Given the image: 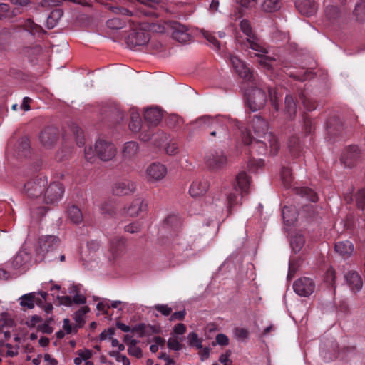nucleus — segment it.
<instances>
[{
  "instance_id": "22",
  "label": "nucleus",
  "mask_w": 365,
  "mask_h": 365,
  "mask_svg": "<svg viewBox=\"0 0 365 365\" xmlns=\"http://www.w3.org/2000/svg\"><path fill=\"white\" fill-rule=\"evenodd\" d=\"M164 227L170 232L171 237L178 235L181 227V219L178 215H168L163 222Z\"/></svg>"
},
{
  "instance_id": "2",
  "label": "nucleus",
  "mask_w": 365,
  "mask_h": 365,
  "mask_svg": "<svg viewBox=\"0 0 365 365\" xmlns=\"http://www.w3.org/2000/svg\"><path fill=\"white\" fill-rule=\"evenodd\" d=\"M250 127L253 131L254 138L267 140L270 152L273 155H276L279 150V145L277 138L271 132H268L269 125L267 121L261 116L255 115L250 121Z\"/></svg>"
},
{
  "instance_id": "27",
  "label": "nucleus",
  "mask_w": 365,
  "mask_h": 365,
  "mask_svg": "<svg viewBox=\"0 0 365 365\" xmlns=\"http://www.w3.org/2000/svg\"><path fill=\"white\" fill-rule=\"evenodd\" d=\"M345 279L352 292H357L361 289L363 281L358 272L349 271L345 275Z\"/></svg>"
},
{
  "instance_id": "45",
  "label": "nucleus",
  "mask_w": 365,
  "mask_h": 365,
  "mask_svg": "<svg viewBox=\"0 0 365 365\" xmlns=\"http://www.w3.org/2000/svg\"><path fill=\"white\" fill-rule=\"evenodd\" d=\"M282 180L285 186H289L293 179L292 173L289 168L284 167L281 172Z\"/></svg>"
},
{
  "instance_id": "6",
  "label": "nucleus",
  "mask_w": 365,
  "mask_h": 365,
  "mask_svg": "<svg viewBox=\"0 0 365 365\" xmlns=\"http://www.w3.org/2000/svg\"><path fill=\"white\" fill-rule=\"evenodd\" d=\"M60 240L55 235H43L38 238L36 253L44 257L58 247Z\"/></svg>"
},
{
  "instance_id": "49",
  "label": "nucleus",
  "mask_w": 365,
  "mask_h": 365,
  "mask_svg": "<svg viewBox=\"0 0 365 365\" xmlns=\"http://www.w3.org/2000/svg\"><path fill=\"white\" fill-rule=\"evenodd\" d=\"M159 331L160 330L157 327L143 323V332L141 334L143 337L150 336L153 334L158 333Z\"/></svg>"
},
{
  "instance_id": "34",
  "label": "nucleus",
  "mask_w": 365,
  "mask_h": 365,
  "mask_svg": "<svg viewBox=\"0 0 365 365\" xmlns=\"http://www.w3.org/2000/svg\"><path fill=\"white\" fill-rule=\"evenodd\" d=\"M285 113L289 120H292L297 113V105L292 96L285 97Z\"/></svg>"
},
{
  "instance_id": "41",
  "label": "nucleus",
  "mask_w": 365,
  "mask_h": 365,
  "mask_svg": "<svg viewBox=\"0 0 365 365\" xmlns=\"http://www.w3.org/2000/svg\"><path fill=\"white\" fill-rule=\"evenodd\" d=\"M297 193L311 202H315L318 200V196L315 192L308 187H301L298 189Z\"/></svg>"
},
{
  "instance_id": "3",
  "label": "nucleus",
  "mask_w": 365,
  "mask_h": 365,
  "mask_svg": "<svg viewBox=\"0 0 365 365\" xmlns=\"http://www.w3.org/2000/svg\"><path fill=\"white\" fill-rule=\"evenodd\" d=\"M236 181L237 185L225 193L229 213H231L232 207L240 202V195L242 197L243 194L248 192L250 185V179L245 172L240 173L236 177Z\"/></svg>"
},
{
  "instance_id": "4",
  "label": "nucleus",
  "mask_w": 365,
  "mask_h": 365,
  "mask_svg": "<svg viewBox=\"0 0 365 365\" xmlns=\"http://www.w3.org/2000/svg\"><path fill=\"white\" fill-rule=\"evenodd\" d=\"M240 29L246 36L245 40H240L237 38L239 43L242 44L259 53H267L266 49L259 44V38L253 31L250 22L247 19H243L240 23Z\"/></svg>"
},
{
  "instance_id": "55",
  "label": "nucleus",
  "mask_w": 365,
  "mask_h": 365,
  "mask_svg": "<svg viewBox=\"0 0 365 365\" xmlns=\"http://www.w3.org/2000/svg\"><path fill=\"white\" fill-rule=\"evenodd\" d=\"M257 0H237V3L239 4L242 9H249L255 6Z\"/></svg>"
},
{
  "instance_id": "38",
  "label": "nucleus",
  "mask_w": 365,
  "mask_h": 365,
  "mask_svg": "<svg viewBox=\"0 0 365 365\" xmlns=\"http://www.w3.org/2000/svg\"><path fill=\"white\" fill-rule=\"evenodd\" d=\"M305 240L304 236L298 233L293 235L290 240L291 247L295 253L299 252L302 249Z\"/></svg>"
},
{
  "instance_id": "29",
  "label": "nucleus",
  "mask_w": 365,
  "mask_h": 365,
  "mask_svg": "<svg viewBox=\"0 0 365 365\" xmlns=\"http://www.w3.org/2000/svg\"><path fill=\"white\" fill-rule=\"evenodd\" d=\"M218 119L212 118L208 115H205L197 118L195 121L192 122V125L196 128H200L208 130L211 127L215 125Z\"/></svg>"
},
{
  "instance_id": "58",
  "label": "nucleus",
  "mask_w": 365,
  "mask_h": 365,
  "mask_svg": "<svg viewBox=\"0 0 365 365\" xmlns=\"http://www.w3.org/2000/svg\"><path fill=\"white\" fill-rule=\"evenodd\" d=\"M128 353L129 355L135 356L138 359H140L143 356V352L140 348L138 347L136 345L133 346H130L128 348Z\"/></svg>"
},
{
  "instance_id": "62",
  "label": "nucleus",
  "mask_w": 365,
  "mask_h": 365,
  "mask_svg": "<svg viewBox=\"0 0 365 365\" xmlns=\"http://www.w3.org/2000/svg\"><path fill=\"white\" fill-rule=\"evenodd\" d=\"M129 127L133 132L135 133L143 130L144 128V126L141 124V120L138 121H130Z\"/></svg>"
},
{
  "instance_id": "51",
  "label": "nucleus",
  "mask_w": 365,
  "mask_h": 365,
  "mask_svg": "<svg viewBox=\"0 0 365 365\" xmlns=\"http://www.w3.org/2000/svg\"><path fill=\"white\" fill-rule=\"evenodd\" d=\"M288 147L290 150V152L293 155H295L300 149V143L299 138L295 136L289 138L288 142Z\"/></svg>"
},
{
  "instance_id": "23",
  "label": "nucleus",
  "mask_w": 365,
  "mask_h": 365,
  "mask_svg": "<svg viewBox=\"0 0 365 365\" xmlns=\"http://www.w3.org/2000/svg\"><path fill=\"white\" fill-rule=\"evenodd\" d=\"M295 4L297 10L302 15L307 16L315 14L318 9L314 0H298Z\"/></svg>"
},
{
  "instance_id": "19",
  "label": "nucleus",
  "mask_w": 365,
  "mask_h": 365,
  "mask_svg": "<svg viewBox=\"0 0 365 365\" xmlns=\"http://www.w3.org/2000/svg\"><path fill=\"white\" fill-rule=\"evenodd\" d=\"M146 173L149 181H158L166 175L167 168L161 163H153L148 167Z\"/></svg>"
},
{
  "instance_id": "40",
  "label": "nucleus",
  "mask_w": 365,
  "mask_h": 365,
  "mask_svg": "<svg viewBox=\"0 0 365 365\" xmlns=\"http://www.w3.org/2000/svg\"><path fill=\"white\" fill-rule=\"evenodd\" d=\"M89 307L87 306H84L80 308L74 314V319L76 322L78 324V326L75 327L74 331L77 332V327H81L83 323L84 315L89 312Z\"/></svg>"
},
{
  "instance_id": "54",
  "label": "nucleus",
  "mask_w": 365,
  "mask_h": 365,
  "mask_svg": "<svg viewBox=\"0 0 365 365\" xmlns=\"http://www.w3.org/2000/svg\"><path fill=\"white\" fill-rule=\"evenodd\" d=\"M124 230L129 233H137L141 230V224L138 222H135L125 226Z\"/></svg>"
},
{
  "instance_id": "57",
  "label": "nucleus",
  "mask_w": 365,
  "mask_h": 365,
  "mask_svg": "<svg viewBox=\"0 0 365 365\" xmlns=\"http://www.w3.org/2000/svg\"><path fill=\"white\" fill-rule=\"evenodd\" d=\"M155 309L164 316H168L172 313V308L169 307L167 304H156Z\"/></svg>"
},
{
  "instance_id": "7",
  "label": "nucleus",
  "mask_w": 365,
  "mask_h": 365,
  "mask_svg": "<svg viewBox=\"0 0 365 365\" xmlns=\"http://www.w3.org/2000/svg\"><path fill=\"white\" fill-rule=\"evenodd\" d=\"M242 140L244 144L250 145L253 150L257 152L259 155H264L267 151V145L269 142L264 138H254L250 130H242Z\"/></svg>"
},
{
  "instance_id": "28",
  "label": "nucleus",
  "mask_w": 365,
  "mask_h": 365,
  "mask_svg": "<svg viewBox=\"0 0 365 365\" xmlns=\"http://www.w3.org/2000/svg\"><path fill=\"white\" fill-rule=\"evenodd\" d=\"M210 130V135L212 138L218 137L220 139H225L228 136V130L219 120H217L215 125H213Z\"/></svg>"
},
{
  "instance_id": "31",
  "label": "nucleus",
  "mask_w": 365,
  "mask_h": 365,
  "mask_svg": "<svg viewBox=\"0 0 365 365\" xmlns=\"http://www.w3.org/2000/svg\"><path fill=\"white\" fill-rule=\"evenodd\" d=\"M335 250L340 255L348 257L354 250V245L349 241H339L335 244Z\"/></svg>"
},
{
  "instance_id": "63",
  "label": "nucleus",
  "mask_w": 365,
  "mask_h": 365,
  "mask_svg": "<svg viewBox=\"0 0 365 365\" xmlns=\"http://www.w3.org/2000/svg\"><path fill=\"white\" fill-rule=\"evenodd\" d=\"M185 315H186L185 309H183L182 311H179V312H175L171 314L170 320V321L183 320L185 319Z\"/></svg>"
},
{
  "instance_id": "18",
  "label": "nucleus",
  "mask_w": 365,
  "mask_h": 365,
  "mask_svg": "<svg viewBox=\"0 0 365 365\" xmlns=\"http://www.w3.org/2000/svg\"><path fill=\"white\" fill-rule=\"evenodd\" d=\"M148 203L142 198L134 199L130 205L125 208L128 215L132 217L140 216L146 212Z\"/></svg>"
},
{
  "instance_id": "48",
  "label": "nucleus",
  "mask_w": 365,
  "mask_h": 365,
  "mask_svg": "<svg viewBox=\"0 0 365 365\" xmlns=\"http://www.w3.org/2000/svg\"><path fill=\"white\" fill-rule=\"evenodd\" d=\"M187 339L189 344L191 346H195L197 349H202V340L198 337V335L195 332H191L188 334Z\"/></svg>"
},
{
  "instance_id": "39",
  "label": "nucleus",
  "mask_w": 365,
  "mask_h": 365,
  "mask_svg": "<svg viewBox=\"0 0 365 365\" xmlns=\"http://www.w3.org/2000/svg\"><path fill=\"white\" fill-rule=\"evenodd\" d=\"M23 27L24 30L29 31L32 35L39 34L44 32L41 26L35 24L31 19H26L23 24Z\"/></svg>"
},
{
  "instance_id": "30",
  "label": "nucleus",
  "mask_w": 365,
  "mask_h": 365,
  "mask_svg": "<svg viewBox=\"0 0 365 365\" xmlns=\"http://www.w3.org/2000/svg\"><path fill=\"white\" fill-rule=\"evenodd\" d=\"M138 145L136 142L129 141L124 144L123 148V158L124 160H130L136 156L138 152Z\"/></svg>"
},
{
  "instance_id": "25",
  "label": "nucleus",
  "mask_w": 365,
  "mask_h": 365,
  "mask_svg": "<svg viewBox=\"0 0 365 365\" xmlns=\"http://www.w3.org/2000/svg\"><path fill=\"white\" fill-rule=\"evenodd\" d=\"M162 118V111L157 108L147 109L144 113V118L148 127L158 125Z\"/></svg>"
},
{
  "instance_id": "8",
  "label": "nucleus",
  "mask_w": 365,
  "mask_h": 365,
  "mask_svg": "<svg viewBox=\"0 0 365 365\" xmlns=\"http://www.w3.org/2000/svg\"><path fill=\"white\" fill-rule=\"evenodd\" d=\"M230 63L235 72L244 80V83L257 84V78L250 68L237 56L230 57Z\"/></svg>"
},
{
  "instance_id": "17",
  "label": "nucleus",
  "mask_w": 365,
  "mask_h": 365,
  "mask_svg": "<svg viewBox=\"0 0 365 365\" xmlns=\"http://www.w3.org/2000/svg\"><path fill=\"white\" fill-rule=\"evenodd\" d=\"M205 162L210 168L218 169L225 165L227 157L222 150H215L206 155Z\"/></svg>"
},
{
  "instance_id": "61",
  "label": "nucleus",
  "mask_w": 365,
  "mask_h": 365,
  "mask_svg": "<svg viewBox=\"0 0 365 365\" xmlns=\"http://www.w3.org/2000/svg\"><path fill=\"white\" fill-rule=\"evenodd\" d=\"M101 209L103 214L112 215L114 212V209L112 203L108 202L102 204Z\"/></svg>"
},
{
  "instance_id": "60",
  "label": "nucleus",
  "mask_w": 365,
  "mask_h": 365,
  "mask_svg": "<svg viewBox=\"0 0 365 365\" xmlns=\"http://www.w3.org/2000/svg\"><path fill=\"white\" fill-rule=\"evenodd\" d=\"M182 122V119L177 115H171L168 120V125L172 127L179 125Z\"/></svg>"
},
{
  "instance_id": "37",
  "label": "nucleus",
  "mask_w": 365,
  "mask_h": 365,
  "mask_svg": "<svg viewBox=\"0 0 365 365\" xmlns=\"http://www.w3.org/2000/svg\"><path fill=\"white\" fill-rule=\"evenodd\" d=\"M281 6V0H263L260 5L261 9L268 13L277 11Z\"/></svg>"
},
{
  "instance_id": "16",
  "label": "nucleus",
  "mask_w": 365,
  "mask_h": 365,
  "mask_svg": "<svg viewBox=\"0 0 365 365\" xmlns=\"http://www.w3.org/2000/svg\"><path fill=\"white\" fill-rule=\"evenodd\" d=\"M360 152L356 145H351L346 148L342 153L340 161L347 168L353 166L359 158Z\"/></svg>"
},
{
  "instance_id": "10",
  "label": "nucleus",
  "mask_w": 365,
  "mask_h": 365,
  "mask_svg": "<svg viewBox=\"0 0 365 365\" xmlns=\"http://www.w3.org/2000/svg\"><path fill=\"white\" fill-rule=\"evenodd\" d=\"M43 200L47 204L58 202L64 193V187L60 182H52L43 191Z\"/></svg>"
},
{
  "instance_id": "9",
  "label": "nucleus",
  "mask_w": 365,
  "mask_h": 365,
  "mask_svg": "<svg viewBox=\"0 0 365 365\" xmlns=\"http://www.w3.org/2000/svg\"><path fill=\"white\" fill-rule=\"evenodd\" d=\"M47 178L40 177L28 181L24 185V191L29 197L41 196L46 187Z\"/></svg>"
},
{
  "instance_id": "24",
  "label": "nucleus",
  "mask_w": 365,
  "mask_h": 365,
  "mask_svg": "<svg viewBox=\"0 0 365 365\" xmlns=\"http://www.w3.org/2000/svg\"><path fill=\"white\" fill-rule=\"evenodd\" d=\"M209 187V183L205 179H197L192 182L190 187V194L192 197H197L206 193Z\"/></svg>"
},
{
  "instance_id": "36",
  "label": "nucleus",
  "mask_w": 365,
  "mask_h": 365,
  "mask_svg": "<svg viewBox=\"0 0 365 365\" xmlns=\"http://www.w3.org/2000/svg\"><path fill=\"white\" fill-rule=\"evenodd\" d=\"M63 14V11L61 9H56L53 10L48 17L47 18L46 21V26L48 29H51L54 28L57 24L58 23L59 20L62 17Z\"/></svg>"
},
{
  "instance_id": "26",
  "label": "nucleus",
  "mask_w": 365,
  "mask_h": 365,
  "mask_svg": "<svg viewBox=\"0 0 365 365\" xmlns=\"http://www.w3.org/2000/svg\"><path fill=\"white\" fill-rule=\"evenodd\" d=\"M14 155L19 158L27 157L30 153V142L27 137H21L14 148Z\"/></svg>"
},
{
  "instance_id": "46",
  "label": "nucleus",
  "mask_w": 365,
  "mask_h": 365,
  "mask_svg": "<svg viewBox=\"0 0 365 365\" xmlns=\"http://www.w3.org/2000/svg\"><path fill=\"white\" fill-rule=\"evenodd\" d=\"M235 337L240 341H245L249 337V331L247 329L236 327L233 330Z\"/></svg>"
},
{
  "instance_id": "52",
  "label": "nucleus",
  "mask_w": 365,
  "mask_h": 365,
  "mask_svg": "<svg viewBox=\"0 0 365 365\" xmlns=\"http://www.w3.org/2000/svg\"><path fill=\"white\" fill-rule=\"evenodd\" d=\"M355 198L357 207L364 210L365 208V190H359L356 194Z\"/></svg>"
},
{
  "instance_id": "59",
  "label": "nucleus",
  "mask_w": 365,
  "mask_h": 365,
  "mask_svg": "<svg viewBox=\"0 0 365 365\" xmlns=\"http://www.w3.org/2000/svg\"><path fill=\"white\" fill-rule=\"evenodd\" d=\"M115 334V330L114 328H109L108 329L104 330L101 332L99 336L100 340L103 341L107 339V337L112 338V336Z\"/></svg>"
},
{
  "instance_id": "64",
  "label": "nucleus",
  "mask_w": 365,
  "mask_h": 365,
  "mask_svg": "<svg viewBox=\"0 0 365 365\" xmlns=\"http://www.w3.org/2000/svg\"><path fill=\"white\" fill-rule=\"evenodd\" d=\"M216 342L221 346H227L229 344L228 337L224 334H219L216 336Z\"/></svg>"
},
{
  "instance_id": "47",
  "label": "nucleus",
  "mask_w": 365,
  "mask_h": 365,
  "mask_svg": "<svg viewBox=\"0 0 365 365\" xmlns=\"http://www.w3.org/2000/svg\"><path fill=\"white\" fill-rule=\"evenodd\" d=\"M107 112L109 115L114 118L118 123L123 120L124 118L123 112L117 106L109 108Z\"/></svg>"
},
{
  "instance_id": "20",
  "label": "nucleus",
  "mask_w": 365,
  "mask_h": 365,
  "mask_svg": "<svg viewBox=\"0 0 365 365\" xmlns=\"http://www.w3.org/2000/svg\"><path fill=\"white\" fill-rule=\"evenodd\" d=\"M136 190L135 183L130 180L117 182L113 187V192L116 195H127L133 193Z\"/></svg>"
},
{
  "instance_id": "12",
  "label": "nucleus",
  "mask_w": 365,
  "mask_h": 365,
  "mask_svg": "<svg viewBox=\"0 0 365 365\" xmlns=\"http://www.w3.org/2000/svg\"><path fill=\"white\" fill-rule=\"evenodd\" d=\"M58 129L55 126L46 127L39 134V141L46 148H52L58 139Z\"/></svg>"
},
{
  "instance_id": "50",
  "label": "nucleus",
  "mask_w": 365,
  "mask_h": 365,
  "mask_svg": "<svg viewBox=\"0 0 365 365\" xmlns=\"http://www.w3.org/2000/svg\"><path fill=\"white\" fill-rule=\"evenodd\" d=\"M73 133L76 136V143L79 147L85 144V140L82 130L77 125H74L72 128Z\"/></svg>"
},
{
  "instance_id": "14",
  "label": "nucleus",
  "mask_w": 365,
  "mask_h": 365,
  "mask_svg": "<svg viewBox=\"0 0 365 365\" xmlns=\"http://www.w3.org/2000/svg\"><path fill=\"white\" fill-rule=\"evenodd\" d=\"M29 254L25 250H20L10 261L6 262V267L11 271L23 270L30 260Z\"/></svg>"
},
{
  "instance_id": "21",
  "label": "nucleus",
  "mask_w": 365,
  "mask_h": 365,
  "mask_svg": "<svg viewBox=\"0 0 365 365\" xmlns=\"http://www.w3.org/2000/svg\"><path fill=\"white\" fill-rule=\"evenodd\" d=\"M173 38L180 43H185L190 40V35L188 33V29L186 26L178 22L173 25Z\"/></svg>"
},
{
  "instance_id": "35",
  "label": "nucleus",
  "mask_w": 365,
  "mask_h": 365,
  "mask_svg": "<svg viewBox=\"0 0 365 365\" xmlns=\"http://www.w3.org/2000/svg\"><path fill=\"white\" fill-rule=\"evenodd\" d=\"M282 217L284 222L290 225L293 224L297 219V212L294 207H284L282 209Z\"/></svg>"
},
{
  "instance_id": "32",
  "label": "nucleus",
  "mask_w": 365,
  "mask_h": 365,
  "mask_svg": "<svg viewBox=\"0 0 365 365\" xmlns=\"http://www.w3.org/2000/svg\"><path fill=\"white\" fill-rule=\"evenodd\" d=\"M125 240L123 237H114L110 242V251L113 256L120 254L125 247Z\"/></svg>"
},
{
  "instance_id": "33",
  "label": "nucleus",
  "mask_w": 365,
  "mask_h": 365,
  "mask_svg": "<svg viewBox=\"0 0 365 365\" xmlns=\"http://www.w3.org/2000/svg\"><path fill=\"white\" fill-rule=\"evenodd\" d=\"M68 218L71 222L76 225H79L83 222V214L81 210L75 205L68 207L67 210Z\"/></svg>"
},
{
  "instance_id": "11",
  "label": "nucleus",
  "mask_w": 365,
  "mask_h": 365,
  "mask_svg": "<svg viewBox=\"0 0 365 365\" xmlns=\"http://www.w3.org/2000/svg\"><path fill=\"white\" fill-rule=\"evenodd\" d=\"M294 291L301 297H309L315 290V283L309 277H301L293 284Z\"/></svg>"
},
{
  "instance_id": "56",
  "label": "nucleus",
  "mask_w": 365,
  "mask_h": 365,
  "mask_svg": "<svg viewBox=\"0 0 365 365\" xmlns=\"http://www.w3.org/2000/svg\"><path fill=\"white\" fill-rule=\"evenodd\" d=\"M168 347L172 350L179 351L182 349V345L177 339L170 338L168 341Z\"/></svg>"
},
{
  "instance_id": "13",
  "label": "nucleus",
  "mask_w": 365,
  "mask_h": 365,
  "mask_svg": "<svg viewBox=\"0 0 365 365\" xmlns=\"http://www.w3.org/2000/svg\"><path fill=\"white\" fill-rule=\"evenodd\" d=\"M150 40L149 34L143 30L132 31L127 37L126 43L130 49L146 45Z\"/></svg>"
},
{
  "instance_id": "53",
  "label": "nucleus",
  "mask_w": 365,
  "mask_h": 365,
  "mask_svg": "<svg viewBox=\"0 0 365 365\" xmlns=\"http://www.w3.org/2000/svg\"><path fill=\"white\" fill-rule=\"evenodd\" d=\"M204 36L211 44H212L215 48L217 50L220 49V42L212 34L206 31L204 33Z\"/></svg>"
},
{
  "instance_id": "1",
  "label": "nucleus",
  "mask_w": 365,
  "mask_h": 365,
  "mask_svg": "<svg viewBox=\"0 0 365 365\" xmlns=\"http://www.w3.org/2000/svg\"><path fill=\"white\" fill-rule=\"evenodd\" d=\"M117 154L115 145L110 141L98 139L95 143L94 150L92 147L86 148L84 150L85 158L87 161L93 163L96 155L103 161L113 160Z\"/></svg>"
},
{
  "instance_id": "44",
  "label": "nucleus",
  "mask_w": 365,
  "mask_h": 365,
  "mask_svg": "<svg viewBox=\"0 0 365 365\" xmlns=\"http://www.w3.org/2000/svg\"><path fill=\"white\" fill-rule=\"evenodd\" d=\"M299 98L307 110H313L317 108L316 103L309 98L304 92L299 94Z\"/></svg>"
},
{
  "instance_id": "42",
  "label": "nucleus",
  "mask_w": 365,
  "mask_h": 365,
  "mask_svg": "<svg viewBox=\"0 0 365 365\" xmlns=\"http://www.w3.org/2000/svg\"><path fill=\"white\" fill-rule=\"evenodd\" d=\"M354 13L358 21H365V1H361L356 5Z\"/></svg>"
},
{
  "instance_id": "15",
  "label": "nucleus",
  "mask_w": 365,
  "mask_h": 365,
  "mask_svg": "<svg viewBox=\"0 0 365 365\" xmlns=\"http://www.w3.org/2000/svg\"><path fill=\"white\" fill-rule=\"evenodd\" d=\"M38 294H41L42 299H40L36 292H31L23 295L20 298V304L22 307H27L28 309L34 308L35 304H37L38 306H42L43 300L46 301V297L48 294L45 292H39Z\"/></svg>"
},
{
  "instance_id": "43",
  "label": "nucleus",
  "mask_w": 365,
  "mask_h": 365,
  "mask_svg": "<svg viewBox=\"0 0 365 365\" xmlns=\"http://www.w3.org/2000/svg\"><path fill=\"white\" fill-rule=\"evenodd\" d=\"M125 21L118 17L113 18L107 21L106 25L111 29H120L124 26Z\"/></svg>"
},
{
  "instance_id": "5",
  "label": "nucleus",
  "mask_w": 365,
  "mask_h": 365,
  "mask_svg": "<svg viewBox=\"0 0 365 365\" xmlns=\"http://www.w3.org/2000/svg\"><path fill=\"white\" fill-rule=\"evenodd\" d=\"M251 88L245 91L247 105L250 110L255 112L264 107L267 102V95L261 88H257L259 85L251 83Z\"/></svg>"
}]
</instances>
